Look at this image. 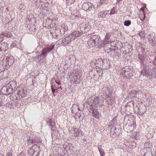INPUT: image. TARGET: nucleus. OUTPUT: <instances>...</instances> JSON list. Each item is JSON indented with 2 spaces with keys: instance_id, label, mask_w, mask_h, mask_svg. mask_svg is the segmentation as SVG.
<instances>
[{
  "instance_id": "obj_1",
  "label": "nucleus",
  "mask_w": 156,
  "mask_h": 156,
  "mask_svg": "<svg viewBox=\"0 0 156 156\" xmlns=\"http://www.w3.org/2000/svg\"><path fill=\"white\" fill-rule=\"evenodd\" d=\"M55 45H48L43 48L41 52L38 51L37 53V56L34 57V61L43 62L44 61L48 54L50 53L54 48Z\"/></svg>"
},
{
  "instance_id": "obj_2",
  "label": "nucleus",
  "mask_w": 156,
  "mask_h": 156,
  "mask_svg": "<svg viewBox=\"0 0 156 156\" xmlns=\"http://www.w3.org/2000/svg\"><path fill=\"white\" fill-rule=\"evenodd\" d=\"M14 92V94H12L11 95L12 97H13V101L20 100L27 95L26 90L22 87H17Z\"/></svg>"
},
{
  "instance_id": "obj_3",
  "label": "nucleus",
  "mask_w": 156,
  "mask_h": 156,
  "mask_svg": "<svg viewBox=\"0 0 156 156\" xmlns=\"http://www.w3.org/2000/svg\"><path fill=\"white\" fill-rule=\"evenodd\" d=\"M16 86V82H10L2 87L1 92L4 95L10 94L14 91Z\"/></svg>"
},
{
  "instance_id": "obj_4",
  "label": "nucleus",
  "mask_w": 156,
  "mask_h": 156,
  "mask_svg": "<svg viewBox=\"0 0 156 156\" xmlns=\"http://www.w3.org/2000/svg\"><path fill=\"white\" fill-rule=\"evenodd\" d=\"M82 72L79 69H76L74 70L71 74V80L73 83L76 84L80 83L82 80Z\"/></svg>"
},
{
  "instance_id": "obj_5",
  "label": "nucleus",
  "mask_w": 156,
  "mask_h": 156,
  "mask_svg": "<svg viewBox=\"0 0 156 156\" xmlns=\"http://www.w3.org/2000/svg\"><path fill=\"white\" fill-rule=\"evenodd\" d=\"M112 89L108 87L103 86L101 89L102 96H105V98L109 100H112L115 98L112 93Z\"/></svg>"
},
{
  "instance_id": "obj_6",
  "label": "nucleus",
  "mask_w": 156,
  "mask_h": 156,
  "mask_svg": "<svg viewBox=\"0 0 156 156\" xmlns=\"http://www.w3.org/2000/svg\"><path fill=\"white\" fill-rule=\"evenodd\" d=\"M100 37L97 35H92L90 36L87 41L88 44L90 47L97 46L99 42Z\"/></svg>"
},
{
  "instance_id": "obj_7",
  "label": "nucleus",
  "mask_w": 156,
  "mask_h": 156,
  "mask_svg": "<svg viewBox=\"0 0 156 156\" xmlns=\"http://www.w3.org/2000/svg\"><path fill=\"white\" fill-rule=\"evenodd\" d=\"M27 142L29 145L33 144H39L41 143L42 140L39 136L36 135H33L30 136L27 140Z\"/></svg>"
},
{
  "instance_id": "obj_8",
  "label": "nucleus",
  "mask_w": 156,
  "mask_h": 156,
  "mask_svg": "<svg viewBox=\"0 0 156 156\" xmlns=\"http://www.w3.org/2000/svg\"><path fill=\"white\" fill-rule=\"evenodd\" d=\"M3 61V63H4V62H5V64L4 67H6V69L12 66L14 62V59L13 56L11 55L4 57Z\"/></svg>"
},
{
  "instance_id": "obj_9",
  "label": "nucleus",
  "mask_w": 156,
  "mask_h": 156,
  "mask_svg": "<svg viewBox=\"0 0 156 156\" xmlns=\"http://www.w3.org/2000/svg\"><path fill=\"white\" fill-rule=\"evenodd\" d=\"M63 148L64 150L62 148L60 149L62 150V153L59 155L63 156L64 155H70L72 154V150L70 149V145L69 144H64L63 145Z\"/></svg>"
},
{
  "instance_id": "obj_10",
  "label": "nucleus",
  "mask_w": 156,
  "mask_h": 156,
  "mask_svg": "<svg viewBox=\"0 0 156 156\" xmlns=\"http://www.w3.org/2000/svg\"><path fill=\"white\" fill-rule=\"evenodd\" d=\"M91 28L88 22L83 23L80 25V30L83 34L88 31Z\"/></svg>"
},
{
  "instance_id": "obj_11",
  "label": "nucleus",
  "mask_w": 156,
  "mask_h": 156,
  "mask_svg": "<svg viewBox=\"0 0 156 156\" xmlns=\"http://www.w3.org/2000/svg\"><path fill=\"white\" fill-rule=\"evenodd\" d=\"M121 130L119 129H116L115 127H112L110 130V136L113 138H117L120 135Z\"/></svg>"
},
{
  "instance_id": "obj_12",
  "label": "nucleus",
  "mask_w": 156,
  "mask_h": 156,
  "mask_svg": "<svg viewBox=\"0 0 156 156\" xmlns=\"http://www.w3.org/2000/svg\"><path fill=\"white\" fill-rule=\"evenodd\" d=\"M148 39L149 43L152 47H154L156 46V37L149 34L148 36Z\"/></svg>"
},
{
  "instance_id": "obj_13",
  "label": "nucleus",
  "mask_w": 156,
  "mask_h": 156,
  "mask_svg": "<svg viewBox=\"0 0 156 156\" xmlns=\"http://www.w3.org/2000/svg\"><path fill=\"white\" fill-rule=\"evenodd\" d=\"M9 48V45L7 42L0 43V52H5Z\"/></svg>"
},
{
  "instance_id": "obj_14",
  "label": "nucleus",
  "mask_w": 156,
  "mask_h": 156,
  "mask_svg": "<svg viewBox=\"0 0 156 156\" xmlns=\"http://www.w3.org/2000/svg\"><path fill=\"white\" fill-rule=\"evenodd\" d=\"M74 39V38L72 37L71 34L66 36L64 39L62 40V42L64 44L66 45L67 44L69 43Z\"/></svg>"
},
{
  "instance_id": "obj_15",
  "label": "nucleus",
  "mask_w": 156,
  "mask_h": 156,
  "mask_svg": "<svg viewBox=\"0 0 156 156\" xmlns=\"http://www.w3.org/2000/svg\"><path fill=\"white\" fill-rule=\"evenodd\" d=\"M40 151H33L31 149L28 150V154L30 156H39Z\"/></svg>"
},
{
  "instance_id": "obj_16",
  "label": "nucleus",
  "mask_w": 156,
  "mask_h": 156,
  "mask_svg": "<svg viewBox=\"0 0 156 156\" xmlns=\"http://www.w3.org/2000/svg\"><path fill=\"white\" fill-rule=\"evenodd\" d=\"M113 44L116 48V49L115 48L114 50H116V51H119L120 48L123 46L121 42L119 40H116L115 41H114Z\"/></svg>"
},
{
  "instance_id": "obj_17",
  "label": "nucleus",
  "mask_w": 156,
  "mask_h": 156,
  "mask_svg": "<svg viewBox=\"0 0 156 156\" xmlns=\"http://www.w3.org/2000/svg\"><path fill=\"white\" fill-rule=\"evenodd\" d=\"M50 6L48 3L45 2L43 3L42 6L40 7V9L44 11H46L47 12L49 11V10Z\"/></svg>"
},
{
  "instance_id": "obj_18",
  "label": "nucleus",
  "mask_w": 156,
  "mask_h": 156,
  "mask_svg": "<svg viewBox=\"0 0 156 156\" xmlns=\"http://www.w3.org/2000/svg\"><path fill=\"white\" fill-rule=\"evenodd\" d=\"M109 10H104L100 11L98 14V18H105L107 14L108 13Z\"/></svg>"
},
{
  "instance_id": "obj_19",
  "label": "nucleus",
  "mask_w": 156,
  "mask_h": 156,
  "mask_svg": "<svg viewBox=\"0 0 156 156\" xmlns=\"http://www.w3.org/2000/svg\"><path fill=\"white\" fill-rule=\"evenodd\" d=\"M73 131L74 132V135L75 136H82L83 135V133L82 131L79 129L76 128H74Z\"/></svg>"
},
{
  "instance_id": "obj_20",
  "label": "nucleus",
  "mask_w": 156,
  "mask_h": 156,
  "mask_svg": "<svg viewBox=\"0 0 156 156\" xmlns=\"http://www.w3.org/2000/svg\"><path fill=\"white\" fill-rule=\"evenodd\" d=\"M51 136L52 137V140L55 141V140H56L57 139H58L59 138V133L58 132V131L55 130L52 132H51Z\"/></svg>"
},
{
  "instance_id": "obj_21",
  "label": "nucleus",
  "mask_w": 156,
  "mask_h": 156,
  "mask_svg": "<svg viewBox=\"0 0 156 156\" xmlns=\"http://www.w3.org/2000/svg\"><path fill=\"white\" fill-rule=\"evenodd\" d=\"M61 31L59 30V28H58L57 26L56 27V29L55 30V33L56 37L58 39H61L63 38L64 37L62 34H60Z\"/></svg>"
},
{
  "instance_id": "obj_22",
  "label": "nucleus",
  "mask_w": 156,
  "mask_h": 156,
  "mask_svg": "<svg viewBox=\"0 0 156 156\" xmlns=\"http://www.w3.org/2000/svg\"><path fill=\"white\" fill-rule=\"evenodd\" d=\"M92 115L95 118L98 119L101 116V113L99 112L97 109L94 110L92 112Z\"/></svg>"
},
{
  "instance_id": "obj_23",
  "label": "nucleus",
  "mask_w": 156,
  "mask_h": 156,
  "mask_svg": "<svg viewBox=\"0 0 156 156\" xmlns=\"http://www.w3.org/2000/svg\"><path fill=\"white\" fill-rule=\"evenodd\" d=\"M71 111L73 113H77L78 111L80 110L78 105L76 104L73 105L71 108Z\"/></svg>"
},
{
  "instance_id": "obj_24",
  "label": "nucleus",
  "mask_w": 156,
  "mask_h": 156,
  "mask_svg": "<svg viewBox=\"0 0 156 156\" xmlns=\"http://www.w3.org/2000/svg\"><path fill=\"white\" fill-rule=\"evenodd\" d=\"M71 34L72 36V37H73V38H74V39L77 38V37L83 34V32H82L81 31H76L72 32Z\"/></svg>"
},
{
  "instance_id": "obj_25",
  "label": "nucleus",
  "mask_w": 156,
  "mask_h": 156,
  "mask_svg": "<svg viewBox=\"0 0 156 156\" xmlns=\"http://www.w3.org/2000/svg\"><path fill=\"white\" fill-rule=\"evenodd\" d=\"M138 105H135L133 101H131L128 102L127 103V105H126L125 107L126 108V109H127V108L130 109V108L131 107H133V108L135 107H137Z\"/></svg>"
},
{
  "instance_id": "obj_26",
  "label": "nucleus",
  "mask_w": 156,
  "mask_h": 156,
  "mask_svg": "<svg viewBox=\"0 0 156 156\" xmlns=\"http://www.w3.org/2000/svg\"><path fill=\"white\" fill-rule=\"evenodd\" d=\"M103 61L101 58H99L96 60L94 64L96 66L99 67L100 66H101L103 64Z\"/></svg>"
},
{
  "instance_id": "obj_27",
  "label": "nucleus",
  "mask_w": 156,
  "mask_h": 156,
  "mask_svg": "<svg viewBox=\"0 0 156 156\" xmlns=\"http://www.w3.org/2000/svg\"><path fill=\"white\" fill-rule=\"evenodd\" d=\"M34 144L32 145L31 147H30L29 148V149H31L32 150H33V151H40V147L38 145V144Z\"/></svg>"
},
{
  "instance_id": "obj_28",
  "label": "nucleus",
  "mask_w": 156,
  "mask_h": 156,
  "mask_svg": "<svg viewBox=\"0 0 156 156\" xmlns=\"http://www.w3.org/2000/svg\"><path fill=\"white\" fill-rule=\"evenodd\" d=\"M144 146L146 147V150L150 151H151V147H152L151 144V143L148 142H146L144 144Z\"/></svg>"
},
{
  "instance_id": "obj_29",
  "label": "nucleus",
  "mask_w": 156,
  "mask_h": 156,
  "mask_svg": "<svg viewBox=\"0 0 156 156\" xmlns=\"http://www.w3.org/2000/svg\"><path fill=\"white\" fill-rule=\"evenodd\" d=\"M89 2H85L83 3L82 5V9L84 10L88 11V8L89 6Z\"/></svg>"
},
{
  "instance_id": "obj_30",
  "label": "nucleus",
  "mask_w": 156,
  "mask_h": 156,
  "mask_svg": "<svg viewBox=\"0 0 156 156\" xmlns=\"http://www.w3.org/2000/svg\"><path fill=\"white\" fill-rule=\"evenodd\" d=\"M138 92V91L137 90H133L131 91L130 94L132 99H134V98L136 99V95Z\"/></svg>"
},
{
  "instance_id": "obj_31",
  "label": "nucleus",
  "mask_w": 156,
  "mask_h": 156,
  "mask_svg": "<svg viewBox=\"0 0 156 156\" xmlns=\"http://www.w3.org/2000/svg\"><path fill=\"white\" fill-rule=\"evenodd\" d=\"M61 27L62 29H63L64 31L66 32V34H67L68 33V29L67 25L65 23H63Z\"/></svg>"
},
{
  "instance_id": "obj_32",
  "label": "nucleus",
  "mask_w": 156,
  "mask_h": 156,
  "mask_svg": "<svg viewBox=\"0 0 156 156\" xmlns=\"http://www.w3.org/2000/svg\"><path fill=\"white\" fill-rule=\"evenodd\" d=\"M130 71V70L128 73H126L124 74L123 75V76H124V78L126 77L127 79H129V77L133 76L132 73Z\"/></svg>"
},
{
  "instance_id": "obj_33",
  "label": "nucleus",
  "mask_w": 156,
  "mask_h": 156,
  "mask_svg": "<svg viewBox=\"0 0 156 156\" xmlns=\"http://www.w3.org/2000/svg\"><path fill=\"white\" fill-rule=\"evenodd\" d=\"M145 31L142 30L137 35L140 37L141 38L144 39L145 37Z\"/></svg>"
},
{
  "instance_id": "obj_34",
  "label": "nucleus",
  "mask_w": 156,
  "mask_h": 156,
  "mask_svg": "<svg viewBox=\"0 0 156 156\" xmlns=\"http://www.w3.org/2000/svg\"><path fill=\"white\" fill-rule=\"evenodd\" d=\"M1 35L8 38L11 37L12 35L11 33L9 32L8 33L2 32L1 33Z\"/></svg>"
},
{
  "instance_id": "obj_35",
  "label": "nucleus",
  "mask_w": 156,
  "mask_h": 156,
  "mask_svg": "<svg viewBox=\"0 0 156 156\" xmlns=\"http://www.w3.org/2000/svg\"><path fill=\"white\" fill-rule=\"evenodd\" d=\"M111 34L110 33L108 32L106 35L105 37V39L106 41L108 42H108H110L109 41V39L111 37Z\"/></svg>"
},
{
  "instance_id": "obj_36",
  "label": "nucleus",
  "mask_w": 156,
  "mask_h": 156,
  "mask_svg": "<svg viewBox=\"0 0 156 156\" xmlns=\"http://www.w3.org/2000/svg\"><path fill=\"white\" fill-rule=\"evenodd\" d=\"M103 103V100H100L99 99V100L98 101V102L97 103L95 107H97L98 106L99 107H102V106L104 105Z\"/></svg>"
},
{
  "instance_id": "obj_37",
  "label": "nucleus",
  "mask_w": 156,
  "mask_h": 156,
  "mask_svg": "<svg viewBox=\"0 0 156 156\" xmlns=\"http://www.w3.org/2000/svg\"><path fill=\"white\" fill-rule=\"evenodd\" d=\"M130 70V69H129V68L128 67H127L126 68H124L122 69V75H123L124 74L126 73H128Z\"/></svg>"
},
{
  "instance_id": "obj_38",
  "label": "nucleus",
  "mask_w": 156,
  "mask_h": 156,
  "mask_svg": "<svg viewBox=\"0 0 156 156\" xmlns=\"http://www.w3.org/2000/svg\"><path fill=\"white\" fill-rule=\"evenodd\" d=\"M99 98L97 96L94 97V98L93 100V102L92 104L95 106L97 102H98V101L99 100Z\"/></svg>"
},
{
  "instance_id": "obj_39",
  "label": "nucleus",
  "mask_w": 156,
  "mask_h": 156,
  "mask_svg": "<svg viewBox=\"0 0 156 156\" xmlns=\"http://www.w3.org/2000/svg\"><path fill=\"white\" fill-rule=\"evenodd\" d=\"M131 21L129 20H125L124 22V26L126 27L129 26L131 24Z\"/></svg>"
},
{
  "instance_id": "obj_40",
  "label": "nucleus",
  "mask_w": 156,
  "mask_h": 156,
  "mask_svg": "<svg viewBox=\"0 0 156 156\" xmlns=\"http://www.w3.org/2000/svg\"><path fill=\"white\" fill-rule=\"evenodd\" d=\"M130 147L131 148L133 149L136 147V143L135 141H132L130 144Z\"/></svg>"
},
{
  "instance_id": "obj_41",
  "label": "nucleus",
  "mask_w": 156,
  "mask_h": 156,
  "mask_svg": "<svg viewBox=\"0 0 156 156\" xmlns=\"http://www.w3.org/2000/svg\"><path fill=\"white\" fill-rule=\"evenodd\" d=\"M100 4L102 5L105 4V5H107L108 2V0H100Z\"/></svg>"
},
{
  "instance_id": "obj_42",
  "label": "nucleus",
  "mask_w": 156,
  "mask_h": 156,
  "mask_svg": "<svg viewBox=\"0 0 156 156\" xmlns=\"http://www.w3.org/2000/svg\"><path fill=\"white\" fill-rule=\"evenodd\" d=\"M43 3L44 2H42V3H41V2H40V1H37L36 2V5L37 7L40 9V7L41 6H42V5H43Z\"/></svg>"
},
{
  "instance_id": "obj_43",
  "label": "nucleus",
  "mask_w": 156,
  "mask_h": 156,
  "mask_svg": "<svg viewBox=\"0 0 156 156\" xmlns=\"http://www.w3.org/2000/svg\"><path fill=\"white\" fill-rule=\"evenodd\" d=\"M116 7H114L111 10L109 14L112 15L116 13L115 9H116Z\"/></svg>"
},
{
  "instance_id": "obj_44",
  "label": "nucleus",
  "mask_w": 156,
  "mask_h": 156,
  "mask_svg": "<svg viewBox=\"0 0 156 156\" xmlns=\"http://www.w3.org/2000/svg\"><path fill=\"white\" fill-rule=\"evenodd\" d=\"M89 8H88V11H91V10H93V8H94V6L93 4L91 3H89Z\"/></svg>"
},
{
  "instance_id": "obj_45",
  "label": "nucleus",
  "mask_w": 156,
  "mask_h": 156,
  "mask_svg": "<svg viewBox=\"0 0 156 156\" xmlns=\"http://www.w3.org/2000/svg\"><path fill=\"white\" fill-rule=\"evenodd\" d=\"M137 111L138 112V113L139 115H140L141 116H142L145 113V112H146V110L144 112H142L141 111H140L139 110V107H138L137 108Z\"/></svg>"
},
{
  "instance_id": "obj_46",
  "label": "nucleus",
  "mask_w": 156,
  "mask_h": 156,
  "mask_svg": "<svg viewBox=\"0 0 156 156\" xmlns=\"http://www.w3.org/2000/svg\"><path fill=\"white\" fill-rule=\"evenodd\" d=\"M74 2V0H67L66 3L68 5H70Z\"/></svg>"
},
{
  "instance_id": "obj_47",
  "label": "nucleus",
  "mask_w": 156,
  "mask_h": 156,
  "mask_svg": "<svg viewBox=\"0 0 156 156\" xmlns=\"http://www.w3.org/2000/svg\"><path fill=\"white\" fill-rule=\"evenodd\" d=\"M59 30H60V31H61V33H60V34H62L63 36L64 37L65 36L64 34H66V32L64 31L63 29H62L61 27L60 28H59Z\"/></svg>"
},
{
  "instance_id": "obj_48",
  "label": "nucleus",
  "mask_w": 156,
  "mask_h": 156,
  "mask_svg": "<svg viewBox=\"0 0 156 156\" xmlns=\"http://www.w3.org/2000/svg\"><path fill=\"white\" fill-rule=\"evenodd\" d=\"M144 57L141 56H139L138 57V59H139L140 60V62L142 64H144Z\"/></svg>"
},
{
  "instance_id": "obj_49",
  "label": "nucleus",
  "mask_w": 156,
  "mask_h": 156,
  "mask_svg": "<svg viewBox=\"0 0 156 156\" xmlns=\"http://www.w3.org/2000/svg\"><path fill=\"white\" fill-rule=\"evenodd\" d=\"M111 50L112 51H115H115H116V50H114L115 49H115L116 48L115 46L114 45H111Z\"/></svg>"
},
{
  "instance_id": "obj_50",
  "label": "nucleus",
  "mask_w": 156,
  "mask_h": 156,
  "mask_svg": "<svg viewBox=\"0 0 156 156\" xmlns=\"http://www.w3.org/2000/svg\"><path fill=\"white\" fill-rule=\"evenodd\" d=\"M100 156H105V154L104 150L99 151Z\"/></svg>"
},
{
  "instance_id": "obj_51",
  "label": "nucleus",
  "mask_w": 156,
  "mask_h": 156,
  "mask_svg": "<svg viewBox=\"0 0 156 156\" xmlns=\"http://www.w3.org/2000/svg\"><path fill=\"white\" fill-rule=\"evenodd\" d=\"M90 110V112H93L94 110H95L96 108H95L94 107L93 105H91L89 107Z\"/></svg>"
},
{
  "instance_id": "obj_52",
  "label": "nucleus",
  "mask_w": 156,
  "mask_h": 156,
  "mask_svg": "<svg viewBox=\"0 0 156 156\" xmlns=\"http://www.w3.org/2000/svg\"><path fill=\"white\" fill-rule=\"evenodd\" d=\"M97 147L98 149L99 152L100 151H102L103 150L102 149V145H98L97 146Z\"/></svg>"
},
{
  "instance_id": "obj_53",
  "label": "nucleus",
  "mask_w": 156,
  "mask_h": 156,
  "mask_svg": "<svg viewBox=\"0 0 156 156\" xmlns=\"http://www.w3.org/2000/svg\"><path fill=\"white\" fill-rule=\"evenodd\" d=\"M5 156H12V154L11 152L8 151L7 152Z\"/></svg>"
},
{
  "instance_id": "obj_54",
  "label": "nucleus",
  "mask_w": 156,
  "mask_h": 156,
  "mask_svg": "<svg viewBox=\"0 0 156 156\" xmlns=\"http://www.w3.org/2000/svg\"><path fill=\"white\" fill-rule=\"evenodd\" d=\"M77 114L76 115V116L77 117H78V118H79L80 119H81L82 120L83 119V118H81V114H80L79 113H77Z\"/></svg>"
},
{
  "instance_id": "obj_55",
  "label": "nucleus",
  "mask_w": 156,
  "mask_h": 156,
  "mask_svg": "<svg viewBox=\"0 0 156 156\" xmlns=\"http://www.w3.org/2000/svg\"><path fill=\"white\" fill-rule=\"evenodd\" d=\"M105 51H107V52L108 53L109 52L112 51L111 50V49L110 48H107V49H105Z\"/></svg>"
},
{
  "instance_id": "obj_56",
  "label": "nucleus",
  "mask_w": 156,
  "mask_h": 156,
  "mask_svg": "<svg viewBox=\"0 0 156 156\" xmlns=\"http://www.w3.org/2000/svg\"><path fill=\"white\" fill-rule=\"evenodd\" d=\"M17 156H26V155L23 153L21 152Z\"/></svg>"
},
{
  "instance_id": "obj_57",
  "label": "nucleus",
  "mask_w": 156,
  "mask_h": 156,
  "mask_svg": "<svg viewBox=\"0 0 156 156\" xmlns=\"http://www.w3.org/2000/svg\"><path fill=\"white\" fill-rule=\"evenodd\" d=\"M16 44H15V43H12V44L11 45L10 47L11 48H13L15 47L16 46Z\"/></svg>"
},
{
  "instance_id": "obj_58",
  "label": "nucleus",
  "mask_w": 156,
  "mask_h": 156,
  "mask_svg": "<svg viewBox=\"0 0 156 156\" xmlns=\"http://www.w3.org/2000/svg\"><path fill=\"white\" fill-rule=\"evenodd\" d=\"M51 90L53 94L55 93V89L54 88L52 85L51 86Z\"/></svg>"
},
{
  "instance_id": "obj_59",
  "label": "nucleus",
  "mask_w": 156,
  "mask_h": 156,
  "mask_svg": "<svg viewBox=\"0 0 156 156\" xmlns=\"http://www.w3.org/2000/svg\"><path fill=\"white\" fill-rule=\"evenodd\" d=\"M142 12H143V15L144 16V17H143V19H141V20L143 21H144L145 18V13H144V11L143 10H142Z\"/></svg>"
},
{
  "instance_id": "obj_60",
  "label": "nucleus",
  "mask_w": 156,
  "mask_h": 156,
  "mask_svg": "<svg viewBox=\"0 0 156 156\" xmlns=\"http://www.w3.org/2000/svg\"><path fill=\"white\" fill-rule=\"evenodd\" d=\"M55 129V128L54 126H53L51 127V130H52L53 131H53H54V130H57Z\"/></svg>"
},
{
  "instance_id": "obj_61",
  "label": "nucleus",
  "mask_w": 156,
  "mask_h": 156,
  "mask_svg": "<svg viewBox=\"0 0 156 156\" xmlns=\"http://www.w3.org/2000/svg\"><path fill=\"white\" fill-rule=\"evenodd\" d=\"M3 39V37H0V43L2 41Z\"/></svg>"
},
{
  "instance_id": "obj_62",
  "label": "nucleus",
  "mask_w": 156,
  "mask_h": 156,
  "mask_svg": "<svg viewBox=\"0 0 156 156\" xmlns=\"http://www.w3.org/2000/svg\"><path fill=\"white\" fill-rule=\"evenodd\" d=\"M55 83L57 84H58L59 85H61V83H60V82H58L56 80H55Z\"/></svg>"
},
{
  "instance_id": "obj_63",
  "label": "nucleus",
  "mask_w": 156,
  "mask_h": 156,
  "mask_svg": "<svg viewBox=\"0 0 156 156\" xmlns=\"http://www.w3.org/2000/svg\"><path fill=\"white\" fill-rule=\"evenodd\" d=\"M37 1H40V2H41V3H42V2H43L42 0H37Z\"/></svg>"
},
{
  "instance_id": "obj_64",
  "label": "nucleus",
  "mask_w": 156,
  "mask_h": 156,
  "mask_svg": "<svg viewBox=\"0 0 156 156\" xmlns=\"http://www.w3.org/2000/svg\"><path fill=\"white\" fill-rule=\"evenodd\" d=\"M57 89L60 88L61 89H62V88L61 87H57Z\"/></svg>"
}]
</instances>
